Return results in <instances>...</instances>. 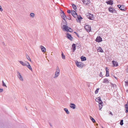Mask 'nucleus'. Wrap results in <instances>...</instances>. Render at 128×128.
Wrapping results in <instances>:
<instances>
[{
  "mask_svg": "<svg viewBox=\"0 0 128 128\" xmlns=\"http://www.w3.org/2000/svg\"><path fill=\"white\" fill-rule=\"evenodd\" d=\"M61 26L62 29L64 31L70 32H73V30L68 26L67 22L66 21L63 22L61 23Z\"/></svg>",
  "mask_w": 128,
  "mask_h": 128,
  "instance_id": "nucleus-1",
  "label": "nucleus"
},
{
  "mask_svg": "<svg viewBox=\"0 0 128 128\" xmlns=\"http://www.w3.org/2000/svg\"><path fill=\"white\" fill-rule=\"evenodd\" d=\"M60 68L58 67H57L56 69L55 74L53 76L54 78H56L58 76L60 75Z\"/></svg>",
  "mask_w": 128,
  "mask_h": 128,
  "instance_id": "nucleus-2",
  "label": "nucleus"
},
{
  "mask_svg": "<svg viewBox=\"0 0 128 128\" xmlns=\"http://www.w3.org/2000/svg\"><path fill=\"white\" fill-rule=\"evenodd\" d=\"M75 63L76 66L78 68H82L83 67L84 65L82 62L76 60L75 61Z\"/></svg>",
  "mask_w": 128,
  "mask_h": 128,
  "instance_id": "nucleus-3",
  "label": "nucleus"
},
{
  "mask_svg": "<svg viewBox=\"0 0 128 128\" xmlns=\"http://www.w3.org/2000/svg\"><path fill=\"white\" fill-rule=\"evenodd\" d=\"M95 100L100 105H99V106L100 107H101V108L102 107V102L101 100V98L100 97H97L96 98Z\"/></svg>",
  "mask_w": 128,
  "mask_h": 128,
  "instance_id": "nucleus-4",
  "label": "nucleus"
},
{
  "mask_svg": "<svg viewBox=\"0 0 128 128\" xmlns=\"http://www.w3.org/2000/svg\"><path fill=\"white\" fill-rule=\"evenodd\" d=\"M84 28L88 32H91L92 28L89 25H86L84 26Z\"/></svg>",
  "mask_w": 128,
  "mask_h": 128,
  "instance_id": "nucleus-5",
  "label": "nucleus"
},
{
  "mask_svg": "<svg viewBox=\"0 0 128 128\" xmlns=\"http://www.w3.org/2000/svg\"><path fill=\"white\" fill-rule=\"evenodd\" d=\"M86 16L90 20H93L94 19V15L90 13H88L87 14Z\"/></svg>",
  "mask_w": 128,
  "mask_h": 128,
  "instance_id": "nucleus-6",
  "label": "nucleus"
},
{
  "mask_svg": "<svg viewBox=\"0 0 128 128\" xmlns=\"http://www.w3.org/2000/svg\"><path fill=\"white\" fill-rule=\"evenodd\" d=\"M17 77L19 80L22 82L24 80V78L21 74L19 72H17Z\"/></svg>",
  "mask_w": 128,
  "mask_h": 128,
  "instance_id": "nucleus-7",
  "label": "nucleus"
},
{
  "mask_svg": "<svg viewBox=\"0 0 128 128\" xmlns=\"http://www.w3.org/2000/svg\"><path fill=\"white\" fill-rule=\"evenodd\" d=\"M96 42H100L102 41V38L100 36H97L95 40Z\"/></svg>",
  "mask_w": 128,
  "mask_h": 128,
  "instance_id": "nucleus-8",
  "label": "nucleus"
},
{
  "mask_svg": "<svg viewBox=\"0 0 128 128\" xmlns=\"http://www.w3.org/2000/svg\"><path fill=\"white\" fill-rule=\"evenodd\" d=\"M66 37L68 39L70 40H72L73 39V38L71 35L68 33L67 34Z\"/></svg>",
  "mask_w": 128,
  "mask_h": 128,
  "instance_id": "nucleus-9",
  "label": "nucleus"
},
{
  "mask_svg": "<svg viewBox=\"0 0 128 128\" xmlns=\"http://www.w3.org/2000/svg\"><path fill=\"white\" fill-rule=\"evenodd\" d=\"M75 11L73 10H71V14L74 17L76 18L78 14Z\"/></svg>",
  "mask_w": 128,
  "mask_h": 128,
  "instance_id": "nucleus-10",
  "label": "nucleus"
},
{
  "mask_svg": "<svg viewBox=\"0 0 128 128\" xmlns=\"http://www.w3.org/2000/svg\"><path fill=\"white\" fill-rule=\"evenodd\" d=\"M42 51L44 53L46 52V48L43 46L41 45L40 47Z\"/></svg>",
  "mask_w": 128,
  "mask_h": 128,
  "instance_id": "nucleus-11",
  "label": "nucleus"
},
{
  "mask_svg": "<svg viewBox=\"0 0 128 128\" xmlns=\"http://www.w3.org/2000/svg\"><path fill=\"white\" fill-rule=\"evenodd\" d=\"M64 110L66 114H70V111L68 108H64Z\"/></svg>",
  "mask_w": 128,
  "mask_h": 128,
  "instance_id": "nucleus-12",
  "label": "nucleus"
},
{
  "mask_svg": "<svg viewBox=\"0 0 128 128\" xmlns=\"http://www.w3.org/2000/svg\"><path fill=\"white\" fill-rule=\"evenodd\" d=\"M112 66L113 67L118 66V63L116 61L113 60L112 61Z\"/></svg>",
  "mask_w": 128,
  "mask_h": 128,
  "instance_id": "nucleus-13",
  "label": "nucleus"
},
{
  "mask_svg": "<svg viewBox=\"0 0 128 128\" xmlns=\"http://www.w3.org/2000/svg\"><path fill=\"white\" fill-rule=\"evenodd\" d=\"M70 106L71 108L74 110L76 108V105L72 103L70 104Z\"/></svg>",
  "mask_w": 128,
  "mask_h": 128,
  "instance_id": "nucleus-14",
  "label": "nucleus"
},
{
  "mask_svg": "<svg viewBox=\"0 0 128 128\" xmlns=\"http://www.w3.org/2000/svg\"><path fill=\"white\" fill-rule=\"evenodd\" d=\"M20 63L22 66H25L26 65V64H28V62H27L25 61L24 62L22 60H20L19 61Z\"/></svg>",
  "mask_w": 128,
  "mask_h": 128,
  "instance_id": "nucleus-15",
  "label": "nucleus"
},
{
  "mask_svg": "<svg viewBox=\"0 0 128 128\" xmlns=\"http://www.w3.org/2000/svg\"><path fill=\"white\" fill-rule=\"evenodd\" d=\"M77 46V44H73L72 45V50L73 52H74L76 50V47Z\"/></svg>",
  "mask_w": 128,
  "mask_h": 128,
  "instance_id": "nucleus-16",
  "label": "nucleus"
},
{
  "mask_svg": "<svg viewBox=\"0 0 128 128\" xmlns=\"http://www.w3.org/2000/svg\"><path fill=\"white\" fill-rule=\"evenodd\" d=\"M108 10L111 13H113L115 11V10L114 8L111 6L108 8Z\"/></svg>",
  "mask_w": 128,
  "mask_h": 128,
  "instance_id": "nucleus-17",
  "label": "nucleus"
},
{
  "mask_svg": "<svg viewBox=\"0 0 128 128\" xmlns=\"http://www.w3.org/2000/svg\"><path fill=\"white\" fill-rule=\"evenodd\" d=\"M61 16L62 18L65 20L67 18L66 16L63 12H62L61 14Z\"/></svg>",
  "mask_w": 128,
  "mask_h": 128,
  "instance_id": "nucleus-18",
  "label": "nucleus"
},
{
  "mask_svg": "<svg viewBox=\"0 0 128 128\" xmlns=\"http://www.w3.org/2000/svg\"><path fill=\"white\" fill-rule=\"evenodd\" d=\"M97 50L98 52L100 53H103L104 52V50H102V48L100 47L98 48Z\"/></svg>",
  "mask_w": 128,
  "mask_h": 128,
  "instance_id": "nucleus-19",
  "label": "nucleus"
},
{
  "mask_svg": "<svg viewBox=\"0 0 128 128\" xmlns=\"http://www.w3.org/2000/svg\"><path fill=\"white\" fill-rule=\"evenodd\" d=\"M118 6L120 10H125L126 9V8L124 6H121L120 5H118Z\"/></svg>",
  "mask_w": 128,
  "mask_h": 128,
  "instance_id": "nucleus-20",
  "label": "nucleus"
},
{
  "mask_svg": "<svg viewBox=\"0 0 128 128\" xmlns=\"http://www.w3.org/2000/svg\"><path fill=\"white\" fill-rule=\"evenodd\" d=\"M6 82L5 80H3L2 82V86L4 87H5L6 88L7 87L6 84Z\"/></svg>",
  "mask_w": 128,
  "mask_h": 128,
  "instance_id": "nucleus-21",
  "label": "nucleus"
},
{
  "mask_svg": "<svg viewBox=\"0 0 128 128\" xmlns=\"http://www.w3.org/2000/svg\"><path fill=\"white\" fill-rule=\"evenodd\" d=\"M106 2L108 4L110 5H112L113 4V1L112 0H107Z\"/></svg>",
  "mask_w": 128,
  "mask_h": 128,
  "instance_id": "nucleus-22",
  "label": "nucleus"
},
{
  "mask_svg": "<svg viewBox=\"0 0 128 128\" xmlns=\"http://www.w3.org/2000/svg\"><path fill=\"white\" fill-rule=\"evenodd\" d=\"M77 17V18L76 19V20L77 21L79 22H80V21L82 20V18L80 16H78Z\"/></svg>",
  "mask_w": 128,
  "mask_h": 128,
  "instance_id": "nucleus-23",
  "label": "nucleus"
},
{
  "mask_svg": "<svg viewBox=\"0 0 128 128\" xmlns=\"http://www.w3.org/2000/svg\"><path fill=\"white\" fill-rule=\"evenodd\" d=\"M74 33L76 35V36L78 38H81L82 37V36L81 34L75 32H74Z\"/></svg>",
  "mask_w": 128,
  "mask_h": 128,
  "instance_id": "nucleus-24",
  "label": "nucleus"
},
{
  "mask_svg": "<svg viewBox=\"0 0 128 128\" xmlns=\"http://www.w3.org/2000/svg\"><path fill=\"white\" fill-rule=\"evenodd\" d=\"M82 1L85 4H89L90 2V0H82Z\"/></svg>",
  "mask_w": 128,
  "mask_h": 128,
  "instance_id": "nucleus-25",
  "label": "nucleus"
},
{
  "mask_svg": "<svg viewBox=\"0 0 128 128\" xmlns=\"http://www.w3.org/2000/svg\"><path fill=\"white\" fill-rule=\"evenodd\" d=\"M80 59L82 61H84L86 60V58L84 56H82L80 57Z\"/></svg>",
  "mask_w": 128,
  "mask_h": 128,
  "instance_id": "nucleus-26",
  "label": "nucleus"
},
{
  "mask_svg": "<svg viewBox=\"0 0 128 128\" xmlns=\"http://www.w3.org/2000/svg\"><path fill=\"white\" fill-rule=\"evenodd\" d=\"M26 66H27L28 68L30 70H32V68L30 65L29 63L28 62V64H26Z\"/></svg>",
  "mask_w": 128,
  "mask_h": 128,
  "instance_id": "nucleus-27",
  "label": "nucleus"
},
{
  "mask_svg": "<svg viewBox=\"0 0 128 128\" xmlns=\"http://www.w3.org/2000/svg\"><path fill=\"white\" fill-rule=\"evenodd\" d=\"M61 57L62 58L63 60H64L66 59V56L62 52V53Z\"/></svg>",
  "mask_w": 128,
  "mask_h": 128,
  "instance_id": "nucleus-28",
  "label": "nucleus"
},
{
  "mask_svg": "<svg viewBox=\"0 0 128 128\" xmlns=\"http://www.w3.org/2000/svg\"><path fill=\"white\" fill-rule=\"evenodd\" d=\"M106 76H109V75L108 69L107 68H106Z\"/></svg>",
  "mask_w": 128,
  "mask_h": 128,
  "instance_id": "nucleus-29",
  "label": "nucleus"
},
{
  "mask_svg": "<svg viewBox=\"0 0 128 128\" xmlns=\"http://www.w3.org/2000/svg\"><path fill=\"white\" fill-rule=\"evenodd\" d=\"M26 58L28 59V60L30 62H31V60L30 57L28 54H26Z\"/></svg>",
  "mask_w": 128,
  "mask_h": 128,
  "instance_id": "nucleus-30",
  "label": "nucleus"
},
{
  "mask_svg": "<svg viewBox=\"0 0 128 128\" xmlns=\"http://www.w3.org/2000/svg\"><path fill=\"white\" fill-rule=\"evenodd\" d=\"M126 109V112H128V102L127 103V105H126L125 106Z\"/></svg>",
  "mask_w": 128,
  "mask_h": 128,
  "instance_id": "nucleus-31",
  "label": "nucleus"
},
{
  "mask_svg": "<svg viewBox=\"0 0 128 128\" xmlns=\"http://www.w3.org/2000/svg\"><path fill=\"white\" fill-rule=\"evenodd\" d=\"M90 119L91 120L93 123H95L96 122L95 120L94 119V118H93L90 116Z\"/></svg>",
  "mask_w": 128,
  "mask_h": 128,
  "instance_id": "nucleus-32",
  "label": "nucleus"
},
{
  "mask_svg": "<svg viewBox=\"0 0 128 128\" xmlns=\"http://www.w3.org/2000/svg\"><path fill=\"white\" fill-rule=\"evenodd\" d=\"M72 7L73 9L75 10V11H76V6L74 4L72 5Z\"/></svg>",
  "mask_w": 128,
  "mask_h": 128,
  "instance_id": "nucleus-33",
  "label": "nucleus"
},
{
  "mask_svg": "<svg viewBox=\"0 0 128 128\" xmlns=\"http://www.w3.org/2000/svg\"><path fill=\"white\" fill-rule=\"evenodd\" d=\"M30 17L33 18L34 16V14L33 13H31L30 14Z\"/></svg>",
  "mask_w": 128,
  "mask_h": 128,
  "instance_id": "nucleus-34",
  "label": "nucleus"
},
{
  "mask_svg": "<svg viewBox=\"0 0 128 128\" xmlns=\"http://www.w3.org/2000/svg\"><path fill=\"white\" fill-rule=\"evenodd\" d=\"M3 11L2 7L1 6H0V11L2 12Z\"/></svg>",
  "mask_w": 128,
  "mask_h": 128,
  "instance_id": "nucleus-35",
  "label": "nucleus"
},
{
  "mask_svg": "<svg viewBox=\"0 0 128 128\" xmlns=\"http://www.w3.org/2000/svg\"><path fill=\"white\" fill-rule=\"evenodd\" d=\"M4 91V89L3 88H0V93Z\"/></svg>",
  "mask_w": 128,
  "mask_h": 128,
  "instance_id": "nucleus-36",
  "label": "nucleus"
},
{
  "mask_svg": "<svg viewBox=\"0 0 128 128\" xmlns=\"http://www.w3.org/2000/svg\"><path fill=\"white\" fill-rule=\"evenodd\" d=\"M67 12L69 14H70V13H71V11L70 10H67Z\"/></svg>",
  "mask_w": 128,
  "mask_h": 128,
  "instance_id": "nucleus-37",
  "label": "nucleus"
},
{
  "mask_svg": "<svg viewBox=\"0 0 128 128\" xmlns=\"http://www.w3.org/2000/svg\"><path fill=\"white\" fill-rule=\"evenodd\" d=\"M123 120H121L120 122V124L121 125H122L123 124Z\"/></svg>",
  "mask_w": 128,
  "mask_h": 128,
  "instance_id": "nucleus-38",
  "label": "nucleus"
},
{
  "mask_svg": "<svg viewBox=\"0 0 128 128\" xmlns=\"http://www.w3.org/2000/svg\"><path fill=\"white\" fill-rule=\"evenodd\" d=\"M68 19L69 20H71V18H68Z\"/></svg>",
  "mask_w": 128,
  "mask_h": 128,
  "instance_id": "nucleus-39",
  "label": "nucleus"
},
{
  "mask_svg": "<svg viewBox=\"0 0 128 128\" xmlns=\"http://www.w3.org/2000/svg\"><path fill=\"white\" fill-rule=\"evenodd\" d=\"M96 126H98V124H96Z\"/></svg>",
  "mask_w": 128,
  "mask_h": 128,
  "instance_id": "nucleus-40",
  "label": "nucleus"
},
{
  "mask_svg": "<svg viewBox=\"0 0 128 128\" xmlns=\"http://www.w3.org/2000/svg\"><path fill=\"white\" fill-rule=\"evenodd\" d=\"M97 92V90H96V91H95V92L96 93V92Z\"/></svg>",
  "mask_w": 128,
  "mask_h": 128,
  "instance_id": "nucleus-41",
  "label": "nucleus"
},
{
  "mask_svg": "<svg viewBox=\"0 0 128 128\" xmlns=\"http://www.w3.org/2000/svg\"><path fill=\"white\" fill-rule=\"evenodd\" d=\"M127 71H128V69H127Z\"/></svg>",
  "mask_w": 128,
  "mask_h": 128,
  "instance_id": "nucleus-42",
  "label": "nucleus"
}]
</instances>
